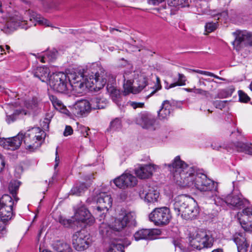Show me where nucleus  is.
Segmentation results:
<instances>
[{
    "instance_id": "nucleus-55",
    "label": "nucleus",
    "mask_w": 252,
    "mask_h": 252,
    "mask_svg": "<svg viewBox=\"0 0 252 252\" xmlns=\"http://www.w3.org/2000/svg\"><path fill=\"white\" fill-rule=\"evenodd\" d=\"M5 165L3 157L0 154V172L2 171Z\"/></svg>"
},
{
    "instance_id": "nucleus-9",
    "label": "nucleus",
    "mask_w": 252,
    "mask_h": 252,
    "mask_svg": "<svg viewBox=\"0 0 252 252\" xmlns=\"http://www.w3.org/2000/svg\"><path fill=\"white\" fill-rule=\"evenodd\" d=\"M97 206L95 209V214L99 216V221L104 219V215L110 208L112 205V199L110 194L107 192H101L98 196Z\"/></svg>"
},
{
    "instance_id": "nucleus-33",
    "label": "nucleus",
    "mask_w": 252,
    "mask_h": 252,
    "mask_svg": "<svg viewBox=\"0 0 252 252\" xmlns=\"http://www.w3.org/2000/svg\"><path fill=\"white\" fill-rule=\"evenodd\" d=\"M113 230L112 226L110 227L106 222L103 221L99 224V231L100 234L103 237L111 236Z\"/></svg>"
},
{
    "instance_id": "nucleus-62",
    "label": "nucleus",
    "mask_w": 252,
    "mask_h": 252,
    "mask_svg": "<svg viewBox=\"0 0 252 252\" xmlns=\"http://www.w3.org/2000/svg\"><path fill=\"white\" fill-rule=\"evenodd\" d=\"M185 91L188 92H194V87L193 88H184L183 89Z\"/></svg>"
},
{
    "instance_id": "nucleus-1",
    "label": "nucleus",
    "mask_w": 252,
    "mask_h": 252,
    "mask_svg": "<svg viewBox=\"0 0 252 252\" xmlns=\"http://www.w3.org/2000/svg\"><path fill=\"white\" fill-rule=\"evenodd\" d=\"M214 202L216 205L220 206L226 204L234 210L243 209L242 212L238 213V219L245 231H252V208L247 207L249 202L241 193L233 192L228 194L224 200L217 195L214 198Z\"/></svg>"
},
{
    "instance_id": "nucleus-24",
    "label": "nucleus",
    "mask_w": 252,
    "mask_h": 252,
    "mask_svg": "<svg viewBox=\"0 0 252 252\" xmlns=\"http://www.w3.org/2000/svg\"><path fill=\"white\" fill-rule=\"evenodd\" d=\"M91 110L90 102L87 100L78 101L74 105V113L78 116L87 114Z\"/></svg>"
},
{
    "instance_id": "nucleus-16",
    "label": "nucleus",
    "mask_w": 252,
    "mask_h": 252,
    "mask_svg": "<svg viewBox=\"0 0 252 252\" xmlns=\"http://www.w3.org/2000/svg\"><path fill=\"white\" fill-rule=\"evenodd\" d=\"M233 34L235 35V39L232 44L236 50H239L242 44L252 45V33L246 31H237Z\"/></svg>"
},
{
    "instance_id": "nucleus-56",
    "label": "nucleus",
    "mask_w": 252,
    "mask_h": 252,
    "mask_svg": "<svg viewBox=\"0 0 252 252\" xmlns=\"http://www.w3.org/2000/svg\"><path fill=\"white\" fill-rule=\"evenodd\" d=\"M198 78L199 79L198 82V85L199 87H205L206 86V84L205 83V78L199 77Z\"/></svg>"
},
{
    "instance_id": "nucleus-36",
    "label": "nucleus",
    "mask_w": 252,
    "mask_h": 252,
    "mask_svg": "<svg viewBox=\"0 0 252 252\" xmlns=\"http://www.w3.org/2000/svg\"><path fill=\"white\" fill-rule=\"evenodd\" d=\"M122 176L125 181L126 187L134 186L136 184V178L132 175L129 173H124Z\"/></svg>"
},
{
    "instance_id": "nucleus-54",
    "label": "nucleus",
    "mask_w": 252,
    "mask_h": 252,
    "mask_svg": "<svg viewBox=\"0 0 252 252\" xmlns=\"http://www.w3.org/2000/svg\"><path fill=\"white\" fill-rule=\"evenodd\" d=\"M164 0H148L149 4L156 5H158L160 3L163 1Z\"/></svg>"
},
{
    "instance_id": "nucleus-20",
    "label": "nucleus",
    "mask_w": 252,
    "mask_h": 252,
    "mask_svg": "<svg viewBox=\"0 0 252 252\" xmlns=\"http://www.w3.org/2000/svg\"><path fill=\"white\" fill-rule=\"evenodd\" d=\"M74 219L78 221L91 225L94 222V219L91 217L88 210L84 206H82L76 211Z\"/></svg>"
},
{
    "instance_id": "nucleus-49",
    "label": "nucleus",
    "mask_w": 252,
    "mask_h": 252,
    "mask_svg": "<svg viewBox=\"0 0 252 252\" xmlns=\"http://www.w3.org/2000/svg\"><path fill=\"white\" fill-rule=\"evenodd\" d=\"M178 79L177 83L179 84V86H184L186 85V82L187 81L186 76L181 73H178Z\"/></svg>"
},
{
    "instance_id": "nucleus-7",
    "label": "nucleus",
    "mask_w": 252,
    "mask_h": 252,
    "mask_svg": "<svg viewBox=\"0 0 252 252\" xmlns=\"http://www.w3.org/2000/svg\"><path fill=\"white\" fill-rule=\"evenodd\" d=\"M127 74L126 73L123 75L124 78V93L127 95L129 93L136 94L140 92L147 85V79L143 76L140 75L136 79V82L133 86H132V82L127 77Z\"/></svg>"
},
{
    "instance_id": "nucleus-48",
    "label": "nucleus",
    "mask_w": 252,
    "mask_h": 252,
    "mask_svg": "<svg viewBox=\"0 0 252 252\" xmlns=\"http://www.w3.org/2000/svg\"><path fill=\"white\" fill-rule=\"evenodd\" d=\"M33 18H34L39 24L50 26L49 22L46 19L38 17L37 15H36L35 17H33Z\"/></svg>"
},
{
    "instance_id": "nucleus-43",
    "label": "nucleus",
    "mask_w": 252,
    "mask_h": 252,
    "mask_svg": "<svg viewBox=\"0 0 252 252\" xmlns=\"http://www.w3.org/2000/svg\"><path fill=\"white\" fill-rule=\"evenodd\" d=\"M124 180L122 175L114 180V183L119 188H125V181Z\"/></svg>"
},
{
    "instance_id": "nucleus-53",
    "label": "nucleus",
    "mask_w": 252,
    "mask_h": 252,
    "mask_svg": "<svg viewBox=\"0 0 252 252\" xmlns=\"http://www.w3.org/2000/svg\"><path fill=\"white\" fill-rule=\"evenodd\" d=\"M90 130V129L85 126H83L81 130V133L83 136L84 137H87V136L89 135L88 131Z\"/></svg>"
},
{
    "instance_id": "nucleus-45",
    "label": "nucleus",
    "mask_w": 252,
    "mask_h": 252,
    "mask_svg": "<svg viewBox=\"0 0 252 252\" xmlns=\"http://www.w3.org/2000/svg\"><path fill=\"white\" fill-rule=\"evenodd\" d=\"M59 222L63 226L66 227L72 226L73 221L70 219H66L63 217H61L59 219Z\"/></svg>"
},
{
    "instance_id": "nucleus-44",
    "label": "nucleus",
    "mask_w": 252,
    "mask_h": 252,
    "mask_svg": "<svg viewBox=\"0 0 252 252\" xmlns=\"http://www.w3.org/2000/svg\"><path fill=\"white\" fill-rule=\"evenodd\" d=\"M238 94L240 102L246 103L250 100V97L242 91H239Z\"/></svg>"
},
{
    "instance_id": "nucleus-47",
    "label": "nucleus",
    "mask_w": 252,
    "mask_h": 252,
    "mask_svg": "<svg viewBox=\"0 0 252 252\" xmlns=\"http://www.w3.org/2000/svg\"><path fill=\"white\" fill-rule=\"evenodd\" d=\"M226 102V101L216 100L213 102V104L216 108L222 109L225 107Z\"/></svg>"
},
{
    "instance_id": "nucleus-39",
    "label": "nucleus",
    "mask_w": 252,
    "mask_h": 252,
    "mask_svg": "<svg viewBox=\"0 0 252 252\" xmlns=\"http://www.w3.org/2000/svg\"><path fill=\"white\" fill-rule=\"evenodd\" d=\"M23 114L24 115H26V112L23 110H16L15 111V112L13 113V114L10 115H7L6 116V122L9 124L11 122H13L14 121H15L17 118V116Z\"/></svg>"
},
{
    "instance_id": "nucleus-38",
    "label": "nucleus",
    "mask_w": 252,
    "mask_h": 252,
    "mask_svg": "<svg viewBox=\"0 0 252 252\" xmlns=\"http://www.w3.org/2000/svg\"><path fill=\"white\" fill-rule=\"evenodd\" d=\"M168 4L171 6H181L182 7L188 6V0H168Z\"/></svg>"
},
{
    "instance_id": "nucleus-12",
    "label": "nucleus",
    "mask_w": 252,
    "mask_h": 252,
    "mask_svg": "<svg viewBox=\"0 0 252 252\" xmlns=\"http://www.w3.org/2000/svg\"><path fill=\"white\" fill-rule=\"evenodd\" d=\"M195 178H196V173L194 169L190 167L188 170L183 172L181 175L176 176V179L174 180L181 187L193 188Z\"/></svg>"
},
{
    "instance_id": "nucleus-10",
    "label": "nucleus",
    "mask_w": 252,
    "mask_h": 252,
    "mask_svg": "<svg viewBox=\"0 0 252 252\" xmlns=\"http://www.w3.org/2000/svg\"><path fill=\"white\" fill-rule=\"evenodd\" d=\"M14 201L8 194L2 196V202L0 205V218L3 222L10 220L13 215V207Z\"/></svg>"
},
{
    "instance_id": "nucleus-40",
    "label": "nucleus",
    "mask_w": 252,
    "mask_h": 252,
    "mask_svg": "<svg viewBox=\"0 0 252 252\" xmlns=\"http://www.w3.org/2000/svg\"><path fill=\"white\" fill-rule=\"evenodd\" d=\"M91 109H99L104 108V106L100 103V99L98 98H94L90 102Z\"/></svg>"
},
{
    "instance_id": "nucleus-22",
    "label": "nucleus",
    "mask_w": 252,
    "mask_h": 252,
    "mask_svg": "<svg viewBox=\"0 0 252 252\" xmlns=\"http://www.w3.org/2000/svg\"><path fill=\"white\" fill-rule=\"evenodd\" d=\"M137 124L145 128L153 126L156 122L155 117L152 114L144 112L138 115L135 120Z\"/></svg>"
},
{
    "instance_id": "nucleus-58",
    "label": "nucleus",
    "mask_w": 252,
    "mask_h": 252,
    "mask_svg": "<svg viewBox=\"0 0 252 252\" xmlns=\"http://www.w3.org/2000/svg\"><path fill=\"white\" fill-rule=\"evenodd\" d=\"M36 106H37V103L35 102V100H32V105H31L30 104H29L27 107L30 109H33Z\"/></svg>"
},
{
    "instance_id": "nucleus-8",
    "label": "nucleus",
    "mask_w": 252,
    "mask_h": 252,
    "mask_svg": "<svg viewBox=\"0 0 252 252\" xmlns=\"http://www.w3.org/2000/svg\"><path fill=\"white\" fill-rule=\"evenodd\" d=\"M149 217L155 225L159 226L168 224L171 219L170 210L166 207L155 208Z\"/></svg>"
},
{
    "instance_id": "nucleus-64",
    "label": "nucleus",
    "mask_w": 252,
    "mask_h": 252,
    "mask_svg": "<svg viewBox=\"0 0 252 252\" xmlns=\"http://www.w3.org/2000/svg\"><path fill=\"white\" fill-rule=\"evenodd\" d=\"M212 252H222V251L221 249H217L213 251Z\"/></svg>"
},
{
    "instance_id": "nucleus-6",
    "label": "nucleus",
    "mask_w": 252,
    "mask_h": 252,
    "mask_svg": "<svg viewBox=\"0 0 252 252\" xmlns=\"http://www.w3.org/2000/svg\"><path fill=\"white\" fill-rule=\"evenodd\" d=\"M214 238L210 232L203 230H198L195 235L189 240L190 246L194 249L201 250L212 247Z\"/></svg>"
},
{
    "instance_id": "nucleus-23",
    "label": "nucleus",
    "mask_w": 252,
    "mask_h": 252,
    "mask_svg": "<svg viewBox=\"0 0 252 252\" xmlns=\"http://www.w3.org/2000/svg\"><path fill=\"white\" fill-rule=\"evenodd\" d=\"M233 240L237 245L238 252H247L249 244L243 232H236L233 236Z\"/></svg>"
},
{
    "instance_id": "nucleus-2",
    "label": "nucleus",
    "mask_w": 252,
    "mask_h": 252,
    "mask_svg": "<svg viewBox=\"0 0 252 252\" xmlns=\"http://www.w3.org/2000/svg\"><path fill=\"white\" fill-rule=\"evenodd\" d=\"M173 209L179 216L186 220L195 219L199 213L197 202L192 198L184 195L176 197L173 204Z\"/></svg>"
},
{
    "instance_id": "nucleus-59",
    "label": "nucleus",
    "mask_w": 252,
    "mask_h": 252,
    "mask_svg": "<svg viewBox=\"0 0 252 252\" xmlns=\"http://www.w3.org/2000/svg\"><path fill=\"white\" fill-rule=\"evenodd\" d=\"M212 147L214 150H219V149L221 148V146L216 143H213L212 144Z\"/></svg>"
},
{
    "instance_id": "nucleus-11",
    "label": "nucleus",
    "mask_w": 252,
    "mask_h": 252,
    "mask_svg": "<svg viewBox=\"0 0 252 252\" xmlns=\"http://www.w3.org/2000/svg\"><path fill=\"white\" fill-rule=\"evenodd\" d=\"M87 79H89L87 72L84 71L82 73H79L78 75L76 74H71L69 84V88L72 89L76 93H82V91L84 90L86 88H90L87 85Z\"/></svg>"
},
{
    "instance_id": "nucleus-13",
    "label": "nucleus",
    "mask_w": 252,
    "mask_h": 252,
    "mask_svg": "<svg viewBox=\"0 0 252 252\" xmlns=\"http://www.w3.org/2000/svg\"><path fill=\"white\" fill-rule=\"evenodd\" d=\"M165 165L169 168L174 180L176 179V176L181 175L183 172H186L190 168L185 161L181 159L179 156L174 158L171 164H165Z\"/></svg>"
},
{
    "instance_id": "nucleus-18",
    "label": "nucleus",
    "mask_w": 252,
    "mask_h": 252,
    "mask_svg": "<svg viewBox=\"0 0 252 252\" xmlns=\"http://www.w3.org/2000/svg\"><path fill=\"white\" fill-rule=\"evenodd\" d=\"M135 217L136 216L134 213L129 212L126 214L123 217L116 219L112 225L113 231H121L128 224H133L135 222Z\"/></svg>"
},
{
    "instance_id": "nucleus-41",
    "label": "nucleus",
    "mask_w": 252,
    "mask_h": 252,
    "mask_svg": "<svg viewBox=\"0 0 252 252\" xmlns=\"http://www.w3.org/2000/svg\"><path fill=\"white\" fill-rule=\"evenodd\" d=\"M122 123L120 119L116 118L110 123L109 128L112 130H117L121 128Z\"/></svg>"
},
{
    "instance_id": "nucleus-35",
    "label": "nucleus",
    "mask_w": 252,
    "mask_h": 252,
    "mask_svg": "<svg viewBox=\"0 0 252 252\" xmlns=\"http://www.w3.org/2000/svg\"><path fill=\"white\" fill-rule=\"evenodd\" d=\"M57 54L56 50L48 51L44 55L39 57V59L43 63L46 62H52L56 58Z\"/></svg>"
},
{
    "instance_id": "nucleus-3",
    "label": "nucleus",
    "mask_w": 252,
    "mask_h": 252,
    "mask_svg": "<svg viewBox=\"0 0 252 252\" xmlns=\"http://www.w3.org/2000/svg\"><path fill=\"white\" fill-rule=\"evenodd\" d=\"M194 188L201 192L206 193L207 198L212 199L216 197L218 194L217 184L208 178L206 175L202 173H196Z\"/></svg>"
},
{
    "instance_id": "nucleus-28",
    "label": "nucleus",
    "mask_w": 252,
    "mask_h": 252,
    "mask_svg": "<svg viewBox=\"0 0 252 252\" xmlns=\"http://www.w3.org/2000/svg\"><path fill=\"white\" fill-rule=\"evenodd\" d=\"M50 100L52 102V103L54 107L60 112L68 115L69 111L66 108V107L63 105V102L59 100L56 96L51 95L50 96Z\"/></svg>"
},
{
    "instance_id": "nucleus-5",
    "label": "nucleus",
    "mask_w": 252,
    "mask_h": 252,
    "mask_svg": "<svg viewBox=\"0 0 252 252\" xmlns=\"http://www.w3.org/2000/svg\"><path fill=\"white\" fill-rule=\"evenodd\" d=\"M70 75L67 76L63 72L53 73L50 76L48 83L50 87L58 93H65L70 90Z\"/></svg>"
},
{
    "instance_id": "nucleus-46",
    "label": "nucleus",
    "mask_w": 252,
    "mask_h": 252,
    "mask_svg": "<svg viewBox=\"0 0 252 252\" xmlns=\"http://www.w3.org/2000/svg\"><path fill=\"white\" fill-rule=\"evenodd\" d=\"M194 93L196 94L202 95L206 98L208 97L210 95L209 92L204 90L201 88H196L194 87Z\"/></svg>"
},
{
    "instance_id": "nucleus-25",
    "label": "nucleus",
    "mask_w": 252,
    "mask_h": 252,
    "mask_svg": "<svg viewBox=\"0 0 252 252\" xmlns=\"http://www.w3.org/2000/svg\"><path fill=\"white\" fill-rule=\"evenodd\" d=\"M155 166L151 164L141 165L135 170V173L140 179L148 178L155 170Z\"/></svg>"
},
{
    "instance_id": "nucleus-61",
    "label": "nucleus",
    "mask_w": 252,
    "mask_h": 252,
    "mask_svg": "<svg viewBox=\"0 0 252 252\" xmlns=\"http://www.w3.org/2000/svg\"><path fill=\"white\" fill-rule=\"evenodd\" d=\"M192 72L198 73L201 74H203V70H199V69H192Z\"/></svg>"
},
{
    "instance_id": "nucleus-34",
    "label": "nucleus",
    "mask_w": 252,
    "mask_h": 252,
    "mask_svg": "<svg viewBox=\"0 0 252 252\" xmlns=\"http://www.w3.org/2000/svg\"><path fill=\"white\" fill-rule=\"evenodd\" d=\"M53 246L54 249L58 252H72L70 246L65 243L57 241Z\"/></svg>"
},
{
    "instance_id": "nucleus-63",
    "label": "nucleus",
    "mask_w": 252,
    "mask_h": 252,
    "mask_svg": "<svg viewBox=\"0 0 252 252\" xmlns=\"http://www.w3.org/2000/svg\"><path fill=\"white\" fill-rule=\"evenodd\" d=\"M0 55H3V54H5V53L4 52V50L1 46H0Z\"/></svg>"
},
{
    "instance_id": "nucleus-26",
    "label": "nucleus",
    "mask_w": 252,
    "mask_h": 252,
    "mask_svg": "<svg viewBox=\"0 0 252 252\" xmlns=\"http://www.w3.org/2000/svg\"><path fill=\"white\" fill-rule=\"evenodd\" d=\"M172 111V106L168 100H164L161 105L160 109L158 112L159 120L164 121L167 120Z\"/></svg>"
},
{
    "instance_id": "nucleus-21",
    "label": "nucleus",
    "mask_w": 252,
    "mask_h": 252,
    "mask_svg": "<svg viewBox=\"0 0 252 252\" xmlns=\"http://www.w3.org/2000/svg\"><path fill=\"white\" fill-rule=\"evenodd\" d=\"M161 231L158 229H143L137 231L134 235L137 241L141 239L153 240L160 235Z\"/></svg>"
},
{
    "instance_id": "nucleus-14",
    "label": "nucleus",
    "mask_w": 252,
    "mask_h": 252,
    "mask_svg": "<svg viewBox=\"0 0 252 252\" xmlns=\"http://www.w3.org/2000/svg\"><path fill=\"white\" fill-rule=\"evenodd\" d=\"M104 76V72L102 70L100 73L97 72L94 75H90L89 79H87V85L95 91L99 90L103 88L106 82Z\"/></svg>"
},
{
    "instance_id": "nucleus-51",
    "label": "nucleus",
    "mask_w": 252,
    "mask_h": 252,
    "mask_svg": "<svg viewBox=\"0 0 252 252\" xmlns=\"http://www.w3.org/2000/svg\"><path fill=\"white\" fill-rule=\"evenodd\" d=\"M73 132V129L70 126H66L63 135L65 136H67L71 135Z\"/></svg>"
},
{
    "instance_id": "nucleus-60",
    "label": "nucleus",
    "mask_w": 252,
    "mask_h": 252,
    "mask_svg": "<svg viewBox=\"0 0 252 252\" xmlns=\"http://www.w3.org/2000/svg\"><path fill=\"white\" fill-rule=\"evenodd\" d=\"M176 86H180L179 84L178 83H177V82L171 84L170 85L169 87L168 88H167V89H169V88H173V87H175Z\"/></svg>"
},
{
    "instance_id": "nucleus-4",
    "label": "nucleus",
    "mask_w": 252,
    "mask_h": 252,
    "mask_svg": "<svg viewBox=\"0 0 252 252\" xmlns=\"http://www.w3.org/2000/svg\"><path fill=\"white\" fill-rule=\"evenodd\" d=\"M45 134L44 131L38 127H34L22 132V141L27 149L33 151L41 145V141Z\"/></svg>"
},
{
    "instance_id": "nucleus-30",
    "label": "nucleus",
    "mask_w": 252,
    "mask_h": 252,
    "mask_svg": "<svg viewBox=\"0 0 252 252\" xmlns=\"http://www.w3.org/2000/svg\"><path fill=\"white\" fill-rule=\"evenodd\" d=\"M107 252H124L122 240L114 239L111 241Z\"/></svg>"
},
{
    "instance_id": "nucleus-27",
    "label": "nucleus",
    "mask_w": 252,
    "mask_h": 252,
    "mask_svg": "<svg viewBox=\"0 0 252 252\" xmlns=\"http://www.w3.org/2000/svg\"><path fill=\"white\" fill-rule=\"evenodd\" d=\"M50 69L45 66H40L36 68L34 71V76L38 78L43 82H47L49 79Z\"/></svg>"
},
{
    "instance_id": "nucleus-31",
    "label": "nucleus",
    "mask_w": 252,
    "mask_h": 252,
    "mask_svg": "<svg viewBox=\"0 0 252 252\" xmlns=\"http://www.w3.org/2000/svg\"><path fill=\"white\" fill-rule=\"evenodd\" d=\"M20 182L17 180L11 181L8 186V189L10 193L16 202L19 200L18 197L17 196V192L20 186Z\"/></svg>"
},
{
    "instance_id": "nucleus-15",
    "label": "nucleus",
    "mask_w": 252,
    "mask_h": 252,
    "mask_svg": "<svg viewBox=\"0 0 252 252\" xmlns=\"http://www.w3.org/2000/svg\"><path fill=\"white\" fill-rule=\"evenodd\" d=\"M88 237L84 231L76 232L72 236V245L78 251H83L88 248Z\"/></svg>"
},
{
    "instance_id": "nucleus-37",
    "label": "nucleus",
    "mask_w": 252,
    "mask_h": 252,
    "mask_svg": "<svg viewBox=\"0 0 252 252\" xmlns=\"http://www.w3.org/2000/svg\"><path fill=\"white\" fill-rule=\"evenodd\" d=\"M87 188V186L84 183H82L74 186L71 189L70 192L73 195L80 196Z\"/></svg>"
},
{
    "instance_id": "nucleus-19",
    "label": "nucleus",
    "mask_w": 252,
    "mask_h": 252,
    "mask_svg": "<svg viewBox=\"0 0 252 252\" xmlns=\"http://www.w3.org/2000/svg\"><path fill=\"white\" fill-rule=\"evenodd\" d=\"M22 142V132L11 138H0V145L4 149L15 150L19 148Z\"/></svg>"
},
{
    "instance_id": "nucleus-17",
    "label": "nucleus",
    "mask_w": 252,
    "mask_h": 252,
    "mask_svg": "<svg viewBox=\"0 0 252 252\" xmlns=\"http://www.w3.org/2000/svg\"><path fill=\"white\" fill-rule=\"evenodd\" d=\"M139 194L141 199L148 202H156L159 197V192L148 184L143 185L141 187Z\"/></svg>"
},
{
    "instance_id": "nucleus-42",
    "label": "nucleus",
    "mask_w": 252,
    "mask_h": 252,
    "mask_svg": "<svg viewBox=\"0 0 252 252\" xmlns=\"http://www.w3.org/2000/svg\"><path fill=\"white\" fill-rule=\"evenodd\" d=\"M205 31L208 33L215 31L217 28V23L208 22L205 25Z\"/></svg>"
},
{
    "instance_id": "nucleus-29",
    "label": "nucleus",
    "mask_w": 252,
    "mask_h": 252,
    "mask_svg": "<svg viewBox=\"0 0 252 252\" xmlns=\"http://www.w3.org/2000/svg\"><path fill=\"white\" fill-rule=\"evenodd\" d=\"M107 92L111 97L112 99L114 101L117 105H119L120 102V91L117 90L113 85H107Z\"/></svg>"
},
{
    "instance_id": "nucleus-50",
    "label": "nucleus",
    "mask_w": 252,
    "mask_h": 252,
    "mask_svg": "<svg viewBox=\"0 0 252 252\" xmlns=\"http://www.w3.org/2000/svg\"><path fill=\"white\" fill-rule=\"evenodd\" d=\"M130 106L133 107V109H136L137 108H142L144 106V103L142 102H136L133 101H129L128 102Z\"/></svg>"
},
{
    "instance_id": "nucleus-52",
    "label": "nucleus",
    "mask_w": 252,
    "mask_h": 252,
    "mask_svg": "<svg viewBox=\"0 0 252 252\" xmlns=\"http://www.w3.org/2000/svg\"><path fill=\"white\" fill-rule=\"evenodd\" d=\"M203 75H205L209 76H211V77H213L215 78H217V79H220L221 80H223V79L221 78V77H220L219 76L214 74L213 73L209 72V71H204Z\"/></svg>"
},
{
    "instance_id": "nucleus-57",
    "label": "nucleus",
    "mask_w": 252,
    "mask_h": 252,
    "mask_svg": "<svg viewBox=\"0 0 252 252\" xmlns=\"http://www.w3.org/2000/svg\"><path fill=\"white\" fill-rule=\"evenodd\" d=\"M58 148H57L56 151V158H55V164L54 166V168H56L59 165V162H60V158L58 154V151H57Z\"/></svg>"
},
{
    "instance_id": "nucleus-32",
    "label": "nucleus",
    "mask_w": 252,
    "mask_h": 252,
    "mask_svg": "<svg viewBox=\"0 0 252 252\" xmlns=\"http://www.w3.org/2000/svg\"><path fill=\"white\" fill-rule=\"evenodd\" d=\"M236 147L238 151L244 152L247 154L252 156V144L249 143H242L238 142L236 144Z\"/></svg>"
}]
</instances>
